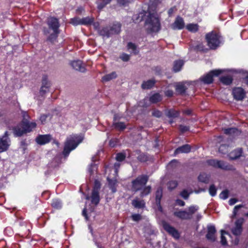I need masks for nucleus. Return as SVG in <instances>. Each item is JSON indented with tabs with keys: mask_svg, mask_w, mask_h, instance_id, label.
<instances>
[{
	"mask_svg": "<svg viewBox=\"0 0 248 248\" xmlns=\"http://www.w3.org/2000/svg\"><path fill=\"white\" fill-rule=\"evenodd\" d=\"M47 24L49 29L45 31V33L47 36V39L51 42L54 41L60 33L59 28L60 24L57 18L50 17L48 19Z\"/></svg>",
	"mask_w": 248,
	"mask_h": 248,
	"instance_id": "f257e3e1",
	"label": "nucleus"
},
{
	"mask_svg": "<svg viewBox=\"0 0 248 248\" xmlns=\"http://www.w3.org/2000/svg\"><path fill=\"white\" fill-rule=\"evenodd\" d=\"M82 140L83 137L81 135H72L68 137L65 143L63 155L67 156L70 152L74 150Z\"/></svg>",
	"mask_w": 248,
	"mask_h": 248,
	"instance_id": "f03ea898",
	"label": "nucleus"
},
{
	"mask_svg": "<svg viewBox=\"0 0 248 248\" xmlns=\"http://www.w3.org/2000/svg\"><path fill=\"white\" fill-rule=\"evenodd\" d=\"M36 127L35 122L23 121L13 129L14 134L16 137H20L24 134L30 132Z\"/></svg>",
	"mask_w": 248,
	"mask_h": 248,
	"instance_id": "7ed1b4c3",
	"label": "nucleus"
},
{
	"mask_svg": "<svg viewBox=\"0 0 248 248\" xmlns=\"http://www.w3.org/2000/svg\"><path fill=\"white\" fill-rule=\"evenodd\" d=\"M146 29L150 32H157L160 29V24L157 15L150 13L145 21Z\"/></svg>",
	"mask_w": 248,
	"mask_h": 248,
	"instance_id": "20e7f679",
	"label": "nucleus"
},
{
	"mask_svg": "<svg viewBox=\"0 0 248 248\" xmlns=\"http://www.w3.org/2000/svg\"><path fill=\"white\" fill-rule=\"evenodd\" d=\"M220 38V35L215 32H209L206 35L208 46L211 49H216L219 46Z\"/></svg>",
	"mask_w": 248,
	"mask_h": 248,
	"instance_id": "39448f33",
	"label": "nucleus"
},
{
	"mask_svg": "<svg viewBox=\"0 0 248 248\" xmlns=\"http://www.w3.org/2000/svg\"><path fill=\"white\" fill-rule=\"evenodd\" d=\"M120 166V164L119 163H116L114 164V169L113 170H110L109 168H107L106 169V173H107L108 171H113V176L111 174H109L108 176L107 179L109 183V186L110 188L111 189L112 191L113 192H115L116 191L115 185L117 183L116 180V176L118 173V169Z\"/></svg>",
	"mask_w": 248,
	"mask_h": 248,
	"instance_id": "423d86ee",
	"label": "nucleus"
},
{
	"mask_svg": "<svg viewBox=\"0 0 248 248\" xmlns=\"http://www.w3.org/2000/svg\"><path fill=\"white\" fill-rule=\"evenodd\" d=\"M148 177L146 175H141L138 177L136 179L132 182V190L135 191L141 190L146 185Z\"/></svg>",
	"mask_w": 248,
	"mask_h": 248,
	"instance_id": "0eeeda50",
	"label": "nucleus"
},
{
	"mask_svg": "<svg viewBox=\"0 0 248 248\" xmlns=\"http://www.w3.org/2000/svg\"><path fill=\"white\" fill-rule=\"evenodd\" d=\"M227 70H220V69H216L214 70L211 71L206 75L202 77L201 78V80L205 84H210L213 82V78L215 76H218L221 73L224 71H227L229 73Z\"/></svg>",
	"mask_w": 248,
	"mask_h": 248,
	"instance_id": "6e6552de",
	"label": "nucleus"
},
{
	"mask_svg": "<svg viewBox=\"0 0 248 248\" xmlns=\"http://www.w3.org/2000/svg\"><path fill=\"white\" fill-rule=\"evenodd\" d=\"M207 164L216 168L222 170H230L232 169V166L223 161L217 159H210L206 161Z\"/></svg>",
	"mask_w": 248,
	"mask_h": 248,
	"instance_id": "1a4fd4ad",
	"label": "nucleus"
},
{
	"mask_svg": "<svg viewBox=\"0 0 248 248\" xmlns=\"http://www.w3.org/2000/svg\"><path fill=\"white\" fill-rule=\"evenodd\" d=\"M11 141L8 137V132L6 131L4 135L0 138V153L6 151L9 148Z\"/></svg>",
	"mask_w": 248,
	"mask_h": 248,
	"instance_id": "9d476101",
	"label": "nucleus"
},
{
	"mask_svg": "<svg viewBox=\"0 0 248 248\" xmlns=\"http://www.w3.org/2000/svg\"><path fill=\"white\" fill-rule=\"evenodd\" d=\"M99 189V184L96 181L95 187L92 191V196L91 197L92 203L95 205L99 203L100 201Z\"/></svg>",
	"mask_w": 248,
	"mask_h": 248,
	"instance_id": "9b49d317",
	"label": "nucleus"
},
{
	"mask_svg": "<svg viewBox=\"0 0 248 248\" xmlns=\"http://www.w3.org/2000/svg\"><path fill=\"white\" fill-rule=\"evenodd\" d=\"M163 228L175 239L179 237V233L178 231L173 227L166 222H163Z\"/></svg>",
	"mask_w": 248,
	"mask_h": 248,
	"instance_id": "f8f14e48",
	"label": "nucleus"
},
{
	"mask_svg": "<svg viewBox=\"0 0 248 248\" xmlns=\"http://www.w3.org/2000/svg\"><path fill=\"white\" fill-rule=\"evenodd\" d=\"M227 70L229 73L232 75H240L241 78L245 79L246 82L248 85V72L242 69H230Z\"/></svg>",
	"mask_w": 248,
	"mask_h": 248,
	"instance_id": "ddd939ff",
	"label": "nucleus"
},
{
	"mask_svg": "<svg viewBox=\"0 0 248 248\" xmlns=\"http://www.w3.org/2000/svg\"><path fill=\"white\" fill-rule=\"evenodd\" d=\"M232 94L235 99L242 100L245 96V92L242 88L237 87L233 89Z\"/></svg>",
	"mask_w": 248,
	"mask_h": 248,
	"instance_id": "4468645a",
	"label": "nucleus"
},
{
	"mask_svg": "<svg viewBox=\"0 0 248 248\" xmlns=\"http://www.w3.org/2000/svg\"><path fill=\"white\" fill-rule=\"evenodd\" d=\"M111 0H98L97 3L99 10L103 8ZM118 2L122 5H125L129 2L128 0H117Z\"/></svg>",
	"mask_w": 248,
	"mask_h": 248,
	"instance_id": "2eb2a0df",
	"label": "nucleus"
},
{
	"mask_svg": "<svg viewBox=\"0 0 248 248\" xmlns=\"http://www.w3.org/2000/svg\"><path fill=\"white\" fill-rule=\"evenodd\" d=\"M244 222V219L239 218L236 220L235 223V227L232 229V232L235 235H240L241 233L242 228V225Z\"/></svg>",
	"mask_w": 248,
	"mask_h": 248,
	"instance_id": "dca6fc26",
	"label": "nucleus"
},
{
	"mask_svg": "<svg viewBox=\"0 0 248 248\" xmlns=\"http://www.w3.org/2000/svg\"><path fill=\"white\" fill-rule=\"evenodd\" d=\"M51 139L50 135H40L36 138V142L40 145L45 144L49 142Z\"/></svg>",
	"mask_w": 248,
	"mask_h": 248,
	"instance_id": "f3484780",
	"label": "nucleus"
},
{
	"mask_svg": "<svg viewBox=\"0 0 248 248\" xmlns=\"http://www.w3.org/2000/svg\"><path fill=\"white\" fill-rule=\"evenodd\" d=\"M185 26V23L183 18L178 16L174 22L171 25V27L173 30H181Z\"/></svg>",
	"mask_w": 248,
	"mask_h": 248,
	"instance_id": "a211bd4d",
	"label": "nucleus"
},
{
	"mask_svg": "<svg viewBox=\"0 0 248 248\" xmlns=\"http://www.w3.org/2000/svg\"><path fill=\"white\" fill-rule=\"evenodd\" d=\"M216 230L215 227L213 225H209L208 226V232L206 234L207 239L214 241L216 240L215 233Z\"/></svg>",
	"mask_w": 248,
	"mask_h": 248,
	"instance_id": "6ab92c4d",
	"label": "nucleus"
},
{
	"mask_svg": "<svg viewBox=\"0 0 248 248\" xmlns=\"http://www.w3.org/2000/svg\"><path fill=\"white\" fill-rule=\"evenodd\" d=\"M50 87V83L46 77H44L42 80V85L40 90V93L42 95L48 91Z\"/></svg>",
	"mask_w": 248,
	"mask_h": 248,
	"instance_id": "aec40b11",
	"label": "nucleus"
},
{
	"mask_svg": "<svg viewBox=\"0 0 248 248\" xmlns=\"http://www.w3.org/2000/svg\"><path fill=\"white\" fill-rule=\"evenodd\" d=\"M186 85H188V83L186 82L177 83L175 86L176 92L180 94L184 93L187 89Z\"/></svg>",
	"mask_w": 248,
	"mask_h": 248,
	"instance_id": "412c9836",
	"label": "nucleus"
},
{
	"mask_svg": "<svg viewBox=\"0 0 248 248\" xmlns=\"http://www.w3.org/2000/svg\"><path fill=\"white\" fill-rule=\"evenodd\" d=\"M191 151V147L188 144H186L177 148L174 154L176 155L180 153H188Z\"/></svg>",
	"mask_w": 248,
	"mask_h": 248,
	"instance_id": "4be33fe9",
	"label": "nucleus"
},
{
	"mask_svg": "<svg viewBox=\"0 0 248 248\" xmlns=\"http://www.w3.org/2000/svg\"><path fill=\"white\" fill-rule=\"evenodd\" d=\"M71 66L76 70L84 72L85 71V68L82 65V62L80 61H75L71 62Z\"/></svg>",
	"mask_w": 248,
	"mask_h": 248,
	"instance_id": "5701e85b",
	"label": "nucleus"
},
{
	"mask_svg": "<svg viewBox=\"0 0 248 248\" xmlns=\"http://www.w3.org/2000/svg\"><path fill=\"white\" fill-rule=\"evenodd\" d=\"M242 154V149L238 148L231 152L229 156L231 159H235L241 156Z\"/></svg>",
	"mask_w": 248,
	"mask_h": 248,
	"instance_id": "b1692460",
	"label": "nucleus"
},
{
	"mask_svg": "<svg viewBox=\"0 0 248 248\" xmlns=\"http://www.w3.org/2000/svg\"><path fill=\"white\" fill-rule=\"evenodd\" d=\"M174 215L182 219H189L188 214L187 213V211H175L174 212Z\"/></svg>",
	"mask_w": 248,
	"mask_h": 248,
	"instance_id": "393cba45",
	"label": "nucleus"
},
{
	"mask_svg": "<svg viewBox=\"0 0 248 248\" xmlns=\"http://www.w3.org/2000/svg\"><path fill=\"white\" fill-rule=\"evenodd\" d=\"M184 62L182 60L176 61L174 62L173 70L175 72H179L181 70L182 66L184 65Z\"/></svg>",
	"mask_w": 248,
	"mask_h": 248,
	"instance_id": "a878e982",
	"label": "nucleus"
},
{
	"mask_svg": "<svg viewBox=\"0 0 248 248\" xmlns=\"http://www.w3.org/2000/svg\"><path fill=\"white\" fill-rule=\"evenodd\" d=\"M94 21V18L92 16H87L81 18V25L90 26L92 25Z\"/></svg>",
	"mask_w": 248,
	"mask_h": 248,
	"instance_id": "bb28decb",
	"label": "nucleus"
},
{
	"mask_svg": "<svg viewBox=\"0 0 248 248\" xmlns=\"http://www.w3.org/2000/svg\"><path fill=\"white\" fill-rule=\"evenodd\" d=\"M162 196V190L161 188H158L156 192V203L160 211H162V208L160 206V201Z\"/></svg>",
	"mask_w": 248,
	"mask_h": 248,
	"instance_id": "cd10ccee",
	"label": "nucleus"
},
{
	"mask_svg": "<svg viewBox=\"0 0 248 248\" xmlns=\"http://www.w3.org/2000/svg\"><path fill=\"white\" fill-rule=\"evenodd\" d=\"M155 81L153 79L148 80L144 81L141 87L143 89H149L151 88L155 84Z\"/></svg>",
	"mask_w": 248,
	"mask_h": 248,
	"instance_id": "c85d7f7f",
	"label": "nucleus"
},
{
	"mask_svg": "<svg viewBox=\"0 0 248 248\" xmlns=\"http://www.w3.org/2000/svg\"><path fill=\"white\" fill-rule=\"evenodd\" d=\"M117 77V74L115 72L107 74L102 77V80L104 82L109 81Z\"/></svg>",
	"mask_w": 248,
	"mask_h": 248,
	"instance_id": "c756f323",
	"label": "nucleus"
},
{
	"mask_svg": "<svg viewBox=\"0 0 248 248\" xmlns=\"http://www.w3.org/2000/svg\"><path fill=\"white\" fill-rule=\"evenodd\" d=\"M132 203L135 207L139 208L143 207L145 204L143 200H140L137 198L133 200Z\"/></svg>",
	"mask_w": 248,
	"mask_h": 248,
	"instance_id": "7c9ffc66",
	"label": "nucleus"
},
{
	"mask_svg": "<svg viewBox=\"0 0 248 248\" xmlns=\"http://www.w3.org/2000/svg\"><path fill=\"white\" fill-rule=\"evenodd\" d=\"M161 99H162L161 96L158 93H156L153 94L150 97V101L152 103H157V102L161 101Z\"/></svg>",
	"mask_w": 248,
	"mask_h": 248,
	"instance_id": "2f4dec72",
	"label": "nucleus"
},
{
	"mask_svg": "<svg viewBox=\"0 0 248 248\" xmlns=\"http://www.w3.org/2000/svg\"><path fill=\"white\" fill-rule=\"evenodd\" d=\"M210 176L206 173H203L200 174L198 177L199 181L204 183H207L209 181Z\"/></svg>",
	"mask_w": 248,
	"mask_h": 248,
	"instance_id": "473e14b6",
	"label": "nucleus"
},
{
	"mask_svg": "<svg viewBox=\"0 0 248 248\" xmlns=\"http://www.w3.org/2000/svg\"><path fill=\"white\" fill-rule=\"evenodd\" d=\"M121 25L119 23L114 24L111 28L110 31L112 34L118 33L121 31Z\"/></svg>",
	"mask_w": 248,
	"mask_h": 248,
	"instance_id": "72a5a7b5",
	"label": "nucleus"
},
{
	"mask_svg": "<svg viewBox=\"0 0 248 248\" xmlns=\"http://www.w3.org/2000/svg\"><path fill=\"white\" fill-rule=\"evenodd\" d=\"M166 115L169 118H175L179 116V113L174 109H170L166 112Z\"/></svg>",
	"mask_w": 248,
	"mask_h": 248,
	"instance_id": "f704fd0d",
	"label": "nucleus"
},
{
	"mask_svg": "<svg viewBox=\"0 0 248 248\" xmlns=\"http://www.w3.org/2000/svg\"><path fill=\"white\" fill-rule=\"evenodd\" d=\"M232 78L231 76H223L220 78V81L224 84L229 85L232 82Z\"/></svg>",
	"mask_w": 248,
	"mask_h": 248,
	"instance_id": "c9c22d12",
	"label": "nucleus"
},
{
	"mask_svg": "<svg viewBox=\"0 0 248 248\" xmlns=\"http://www.w3.org/2000/svg\"><path fill=\"white\" fill-rule=\"evenodd\" d=\"M99 33L102 36L107 37H108L109 35L112 34L111 33L110 29L109 30L108 27L104 28L102 30H100L99 31Z\"/></svg>",
	"mask_w": 248,
	"mask_h": 248,
	"instance_id": "e433bc0d",
	"label": "nucleus"
},
{
	"mask_svg": "<svg viewBox=\"0 0 248 248\" xmlns=\"http://www.w3.org/2000/svg\"><path fill=\"white\" fill-rule=\"evenodd\" d=\"M51 205L52 207L55 209H59L62 207V203L61 201L59 199L53 200Z\"/></svg>",
	"mask_w": 248,
	"mask_h": 248,
	"instance_id": "4c0bfd02",
	"label": "nucleus"
},
{
	"mask_svg": "<svg viewBox=\"0 0 248 248\" xmlns=\"http://www.w3.org/2000/svg\"><path fill=\"white\" fill-rule=\"evenodd\" d=\"M198 210V207L197 206H191L188 209L187 213L188 214V217L191 218L192 215Z\"/></svg>",
	"mask_w": 248,
	"mask_h": 248,
	"instance_id": "58836bf2",
	"label": "nucleus"
},
{
	"mask_svg": "<svg viewBox=\"0 0 248 248\" xmlns=\"http://www.w3.org/2000/svg\"><path fill=\"white\" fill-rule=\"evenodd\" d=\"M186 29L192 32H196L198 31V26L196 24H189L186 27Z\"/></svg>",
	"mask_w": 248,
	"mask_h": 248,
	"instance_id": "ea45409f",
	"label": "nucleus"
},
{
	"mask_svg": "<svg viewBox=\"0 0 248 248\" xmlns=\"http://www.w3.org/2000/svg\"><path fill=\"white\" fill-rule=\"evenodd\" d=\"M224 132L227 135H234L238 132V130L235 128H229L224 129Z\"/></svg>",
	"mask_w": 248,
	"mask_h": 248,
	"instance_id": "a19ab883",
	"label": "nucleus"
},
{
	"mask_svg": "<svg viewBox=\"0 0 248 248\" xmlns=\"http://www.w3.org/2000/svg\"><path fill=\"white\" fill-rule=\"evenodd\" d=\"M81 22V18L78 17H75L71 19L70 23L74 26L80 25Z\"/></svg>",
	"mask_w": 248,
	"mask_h": 248,
	"instance_id": "79ce46f5",
	"label": "nucleus"
},
{
	"mask_svg": "<svg viewBox=\"0 0 248 248\" xmlns=\"http://www.w3.org/2000/svg\"><path fill=\"white\" fill-rule=\"evenodd\" d=\"M226 234L229 235V236L230 237V235L225 231L223 230L221 231V242L223 245H225L227 244V241L225 237V235Z\"/></svg>",
	"mask_w": 248,
	"mask_h": 248,
	"instance_id": "37998d69",
	"label": "nucleus"
},
{
	"mask_svg": "<svg viewBox=\"0 0 248 248\" xmlns=\"http://www.w3.org/2000/svg\"><path fill=\"white\" fill-rule=\"evenodd\" d=\"M141 190L142 191L141 192L140 195L141 197H144L148 195L150 192L151 187L149 186L146 187L144 186Z\"/></svg>",
	"mask_w": 248,
	"mask_h": 248,
	"instance_id": "c03bdc74",
	"label": "nucleus"
},
{
	"mask_svg": "<svg viewBox=\"0 0 248 248\" xmlns=\"http://www.w3.org/2000/svg\"><path fill=\"white\" fill-rule=\"evenodd\" d=\"M96 170V165L94 163H93L91 164V165L89 166L88 169V172L91 175L92 174H93V173Z\"/></svg>",
	"mask_w": 248,
	"mask_h": 248,
	"instance_id": "a18cd8bd",
	"label": "nucleus"
},
{
	"mask_svg": "<svg viewBox=\"0 0 248 248\" xmlns=\"http://www.w3.org/2000/svg\"><path fill=\"white\" fill-rule=\"evenodd\" d=\"M127 48L132 53L136 54L138 53L137 50L136 46L132 43H129L127 44Z\"/></svg>",
	"mask_w": 248,
	"mask_h": 248,
	"instance_id": "49530a36",
	"label": "nucleus"
},
{
	"mask_svg": "<svg viewBox=\"0 0 248 248\" xmlns=\"http://www.w3.org/2000/svg\"><path fill=\"white\" fill-rule=\"evenodd\" d=\"M228 146L222 144L219 147V152L222 154H225L228 152Z\"/></svg>",
	"mask_w": 248,
	"mask_h": 248,
	"instance_id": "de8ad7c7",
	"label": "nucleus"
},
{
	"mask_svg": "<svg viewBox=\"0 0 248 248\" xmlns=\"http://www.w3.org/2000/svg\"><path fill=\"white\" fill-rule=\"evenodd\" d=\"M114 125L115 128L121 130L124 129L126 127L125 124L122 122L114 123Z\"/></svg>",
	"mask_w": 248,
	"mask_h": 248,
	"instance_id": "09e8293b",
	"label": "nucleus"
},
{
	"mask_svg": "<svg viewBox=\"0 0 248 248\" xmlns=\"http://www.w3.org/2000/svg\"><path fill=\"white\" fill-rule=\"evenodd\" d=\"M47 118H50L49 114H43L40 116V121L42 124H44L46 123Z\"/></svg>",
	"mask_w": 248,
	"mask_h": 248,
	"instance_id": "8fccbe9b",
	"label": "nucleus"
},
{
	"mask_svg": "<svg viewBox=\"0 0 248 248\" xmlns=\"http://www.w3.org/2000/svg\"><path fill=\"white\" fill-rule=\"evenodd\" d=\"M168 188L171 190L174 189L177 186V183L176 181H170L168 183Z\"/></svg>",
	"mask_w": 248,
	"mask_h": 248,
	"instance_id": "3c124183",
	"label": "nucleus"
},
{
	"mask_svg": "<svg viewBox=\"0 0 248 248\" xmlns=\"http://www.w3.org/2000/svg\"><path fill=\"white\" fill-rule=\"evenodd\" d=\"M229 195V191L227 190H224L219 194L220 199L225 200L228 198Z\"/></svg>",
	"mask_w": 248,
	"mask_h": 248,
	"instance_id": "603ef678",
	"label": "nucleus"
},
{
	"mask_svg": "<svg viewBox=\"0 0 248 248\" xmlns=\"http://www.w3.org/2000/svg\"><path fill=\"white\" fill-rule=\"evenodd\" d=\"M209 192L211 196H214L217 193V189L214 185H211L209 189Z\"/></svg>",
	"mask_w": 248,
	"mask_h": 248,
	"instance_id": "864d4df0",
	"label": "nucleus"
},
{
	"mask_svg": "<svg viewBox=\"0 0 248 248\" xmlns=\"http://www.w3.org/2000/svg\"><path fill=\"white\" fill-rule=\"evenodd\" d=\"M125 158V155L122 153H118L116 155V159L118 161H122L124 160Z\"/></svg>",
	"mask_w": 248,
	"mask_h": 248,
	"instance_id": "5fc2aeb1",
	"label": "nucleus"
},
{
	"mask_svg": "<svg viewBox=\"0 0 248 248\" xmlns=\"http://www.w3.org/2000/svg\"><path fill=\"white\" fill-rule=\"evenodd\" d=\"M120 59H122L124 62H127L130 59V55L126 54L123 53L120 57Z\"/></svg>",
	"mask_w": 248,
	"mask_h": 248,
	"instance_id": "6e6d98bb",
	"label": "nucleus"
},
{
	"mask_svg": "<svg viewBox=\"0 0 248 248\" xmlns=\"http://www.w3.org/2000/svg\"><path fill=\"white\" fill-rule=\"evenodd\" d=\"M244 207L243 205L242 204H239L238 205H236L234 207L233 211V216H235L237 214V212L240 208Z\"/></svg>",
	"mask_w": 248,
	"mask_h": 248,
	"instance_id": "4d7b16f0",
	"label": "nucleus"
},
{
	"mask_svg": "<svg viewBox=\"0 0 248 248\" xmlns=\"http://www.w3.org/2000/svg\"><path fill=\"white\" fill-rule=\"evenodd\" d=\"M189 194L186 190H184L180 193V195L185 199H187L189 197Z\"/></svg>",
	"mask_w": 248,
	"mask_h": 248,
	"instance_id": "13d9d810",
	"label": "nucleus"
},
{
	"mask_svg": "<svg viewBox=\"0 0 248 248\" xmlns=\"http://www.w3.org/2000/svg\"><path fill=\"white\" fill-rule=\"evenodd\" d=\"M132 218L134 221H138L141 219V216L139 214H134L132 216Z\"/></svg>",
	"mask_w": 248,
	"mask_h": 248,
	"instance_id": "bf43d9fd",
	"label": "nucleus"
},
{
	"mask_svg": "<svg viewBox=\"0 0 248 248\" xmlns=\"http://www.w3.org/2000/svg\"><path fill=\"white\" fill-rule=\"evenodd\" d=\"M89 211H90V212H92V210H88L86 208H85L82 211V215L85 217L86 220L88 219L87 212H88Z\"/></svg>",
	"mask_w": 248,
	"mask_h": 248,
	"instance_id": "052dcab7",
	"label": "nucleus"
},
{
	"mask_svg": "<svg viewBox=\"0 0 248 248\" xmlns=\"http://www.w3.org/2000/svg\"><path fill=\"white\" fill-rule=\"evenodd\" d=\"M152 114L155 117H160L161 116V112L159 110H154Z\"/></svg>",
	"mask_w": 248,
	"mask_h": 248,
	"instance_id": "680f3d73",
	"label": "nucleus"
},
{
	"mask_svg": "<svg viewBox=\"0 0 248 248\" xmlns=\"http://www.w3.org/2000/svg\"><path fill=\"white\" fill-rule=\"evenodd\" d=\"M173 92L172 90H168L165 92V95L168 97H171L173 95Z\"/></svg>",
	"mask_w": 248,
	"mask_h": 248,
	"instance_id": "e2e57ef3",
	"label": "nucleus"
},
{
	"mask_svg": "<svg viewBox=\"0 0 248 248\" xmlns=\"http://www.w3.org/2000/svg\"><path fill=\"white\" fill-rule=\"evenodd\" d=\"M237 202V200L236 199L232 198L229 200V202L230 205H232L234 204Z\"/></svg>",
	"mask_w": 248,
	"mask_h": 248,
	"instance_id": "0e129e2a",
	"label": "nucleus"
},
{
	"mask_svg": "<svg viewBox=\"0 0 248 248\" xmlns=\"http://www.w3.org/2000/svg\"><path fill=\"white\" fill-rule=\"evenodd\" d=\"M176 202L177 203V204L181 206H183L185 205V202L181 200H177L176 201Z\"/></svg>",
	"mask_w": 248,
	"mask_h": 248,
	"instance_id": "69168bd1",
	"label": "nucleus"
},
{
	"mask_svg": "<svg viewBox=\"0 0 248 248\" xmlns=\"http://www.w3.org/2000/svg\"><path fill=\"white\" fill-rule=\"evenodd\" d=\"M92 25H93L94 28L95 30H99V23L98 22H95L94 21H93V23L92 24Z\"/></svg>",
	"mask_w": 248,
	"mask_h": 248,
	"instance_id": "338daca9",
	"label": "nucleus"
},
{
	"mask_svg": "<svg viewBox=\"0 0 248 248\" xmlns=\"http://www.w3.org/2000/svg\"><path fill=\"white\" fill-rule=\"evenodd\" d=\"M180 130L182 132H185L188 130V127L184 125H180Z\"/></svg>",
	"mask_w": 248,
	"mask_h": 248,
	"instance_id": "774afa93",
	"label": "nucleus"
}]
</instances>
